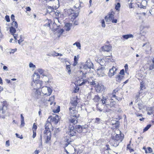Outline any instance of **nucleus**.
I'll return each mask as SVG.
<instances>
[{
	"label": "nucleus",
	"instance_id": "nucleus-35",
	"mask_svg": "<svg viewBox=\"0 0 154 154\" xmlns=\"http://www.w3.org/2000/svg\"><path fill=\"white\" fill-rule=\"evenodd\" d=\"M116 103L115 101H110L109 103V105H107V106H109L110 107H114Z\"/></svg>",
	"mask_w": 154,
	"mask_h": 154
},
{
	"label": "nucleus",
	"instance_id": "nucleus-25",
	"mask_svg": "<svg viewBox=\"0 0 154 154\" xmlns=\"http://www.w3.org/2000/svg\"><path fill=\"white\" fill-rule=\"evenodd\" d=\"M51 124L50 122H47V123L45 125V131H50V128L51 126Z\"/></svg>",
	"mask_w": 154,
	"mask_h": 154
},
{
	"label": "nucleus",
	"instance_id": "nucleus-15",
	"mask_svg": "<svg viewBox=\"0 0 154 154\" xmlns=\"http://www.w3.org/2000/svg\"><path fill=\"white\" fill-rule=\"evenodd\" d=\"M123 134H116L115 136H113L112 138H113L118 141H119V142H121L123 139Z\"/></svg>",
	"mask_w": 154,
	"mask_h": 154
},
{
	"label": "nucleus",
	"instance_id": "nucleus-9",
	"mask_svg": "<svg viewBox=\"0 0 154 154\" xmlns=\"http://www.w3.org/2000/svg\"><path fill=\"white\" fill-rule=\"evenodd\" d=\"M69 134L72 136H75L76 134V131L73 126H70L69 127Z\"/></svg>",
	"mask_w": 154,
	"mask_h": 154
},
{
	"label": "nucleus",
	"instance_id": "nucleus-39",
	"mask_svg": "<svg viewBox=\"0 0 154 154\" xmlns=\"http://www.w3.org/2000/svg\"><path fill=\"white\" fill-rule=\"evenodd\" d=\"M12 26H13L14 27L17 28L18 27V24L16 21H13L12 23Z\"/></svg>",
	"mask_w": 154,
	"mask_h": 154
},
{
	"label": "nucleus",
	"instance_id": "nucleus-11",
	"mask_svg": "<svg viewBox=\"0 0 154 154\" xmlns=\"http://www.w3.org/2000/svg\"><path fill=\"white\" fill-rule=\"evenodd\" d=\"M154 12V8H153L151 10L149 11L147 9H146L144 11V12L140 13H137V14H140L141 16L143 15L144 16H146V15H148V16H149V14H151V12Z\"/></svg>",
	"mask_w": 154,
	"mask_h": 154
},
{
	"label": "nucleus",
	"instance_id": "nucleus-17",
	"mask_svg": "<svg viewBox=\"0 0 154 154\" xmlns=\"http://www.w3.org/2000/svg\"><path fill=\"white\" fill-rule=\"evenodd\" d=\"M97 62L101 66H106L107 64L104 58L103 59L98 58L97 60Z\"/></svg>",
	"mask_w": 154,
	"mask_h": 154
},
{
	"label": "nucleus",
	"instance_id": "nucleus-45",
	"mask_svg": "<svg viewBox=\"0 0 154 154\" xmlns=\"http://www.w3.org/2000/svg\"><path fill=\"white\" fill-rule=\"evenodd\" d=\"M53 26H54V28L53 29V30L54 31H55L57 30L58 29V28H54L56 26L57 27H59V26H57L56 24L54 22L53 23Z\"/></svg>",
	"mask_w": 154,
	"mask_h": 154
},
{
	"label": "nucleus",
	"instance_id": "nucleus-30",
	"mask_svg": "<svg viewBox=\"0 0 154 154\" xmlns=\"http://www.w3.org/2000/svg\"><path fill=\"white\" fill-rule=\"evenodd\" d=\"M38 72H39V73L42 75L43 76H46L45 74L44 70L42 69H38L37 70Z\"/></svg>",
	"mask_w": 154,
	"mask_h": 154
},
{
	"label": "nucleus",
	"instance_id": "nucleus-20",
	"mask_svg": "<svg viewBox=\"0 0 154 154\" xmlns=\"http://www.w3.org/2000/svg\"><path fill=\"white\" fill-rule=\"evenodd\" d=\"M97 74L100 76H103L105 75L104 68L101 67L100 69H97Z\"/></svg>",
	"mask_w": 154,
	"mask_h": 154
},
{
	"label": "nucleus",
	"instance_id": "nucleus-2",
	"mask_svg": "<svg viewBox=\"0 0 154 154\" xmlns=\"http://www.w3.org/2000/svg\"><path fill=\"white\" fill-rule=\"evenodd\" d=\"M32 96L36 99H38L41 97V93L40 90L38 89H36L35 88L32 90Z\"/></svg>",
	"mask_w": 154,
	"mask_h": 154
},
{
	"label": "nucleus",
	"instance_id": "nucleus-32",
	"mask_svg": "<svg viewBox=\"0 0 154 154\" xmlns=\"http://www.w3.org/2000/svg\"><path fill=\"white\" fill-rule=\"evenodd\" d=\"M47 12L48 13H52V12H53V11H54V8L53 7H52L51 6H48L47 7Z\"/></svg>",
	"mask_w": 154,
	"mask_h": 154
},
{
	"label": "nucleus",
	"instance_id": "nucleus-1",
	"mask_svg": "<svg viewBox=\"0 0 154 154\" xmlns=\"http://www.w3.org/2000/svg\"><path fill=\"white\" fill-rule=\"evenodd\" d=\"M80 8L79 6L77 8L76 6H75L74 7V9H69L67 10V14L69 17L71 18L72 21H73L74 19L78 17Z\"/></svg>",
	"mask_w": 154,
	"mask_h": 154
},
{
	"label": "nucleus",
	"instance_id": "nucleus-59",
	"mask_svg": "<svg viewBox=\"0 0 154 154\" xmlns=\"http://www.w3.org/2000/svg\"><path fill=\"white\" fill-rule=\"evenodd\" d=\"M53 12H54V14H55L56 16L58 17L59 16V15L60 12L56 10V11H54Z\"/></svg>",
	"mask_w": 154,
	"mask_h": 154
},
{
	"label": "nucleus",
	"instance_id": "nucleus-3",
	"mask_svg": "<svg viewBox=\"0 0 154 154\" xmlns=\"http://www.w3.org/2000/svg\"><path fill=\"white\" fill-rule=\"evenodd\" d=\"M42 91L43 94L48 96L51 94L52 92V90L50 87L45 86L42 88Z\"/></svg>",
	"mask_w": 154,
	"mask_h": 154
},
{
	"label": "nucleus",
	"instance_id": "nucleus-33",
	"mask_svg": "<svg viewBox=\"0 0 154 154\" xmlns=\"http://www.w3.org/2000/svg\"><path fill=\"white\" fill-rule=\"evenodd\" d=\"M124 76L120 75H118L116 76V77L117 81L118 82H120L121 81L123 78Z\"/></svg>",
	"mask_w": 154,
	"mask_h": 154
},
{
	"label": "nucleus",
	"instance_id": "nucleus-21",
	"mask_svg": "<svg viewBox=\"0 0 154 154\" xmlns=\"http://www.w3.org/2000/svg\"><path fill=\"white\" fill-rule=\"evenodd\" d=\"M112 140L111 141V143L113 146L115 147H116L118 146L119 143L121 142H119V141H118L113 138H112Z\"/></svg>",
	"mask_w": 154,
	"mask_h": 154
},
{
	"label": "nucleus",
	"instance_id": "nucleus-36",
	"mask_svg": "<svg viewBox=\"0 0 154 154\" xmlns=\"http://www.w3.org/2000/svg\"><path fill=\"white\" fill-rule=\"evenodd\" d=\"M138 106L139 109L140 110L142 109L144 107V106L142 102H140L138 103L137 104Z\"/></svg>",
	"mask_w": 154,
	"mask_h": 154
},
{
	"label": "nucleus",
	"instance_id": "nucleus-44",
	"mask_svg": "<svg viewBox=\"0 0 154 154\" xmlns=\"http://www.w3.org/2000/svg\"><path fill=\"white\" fill-rule=\"evenodd\" d=\"M138 6L141 9L143 8L145 10L146 9V7L145 6L143 5H142V3L141 4H138Z\"/></svg>",
	"mask_w": 154,
	"mask_h": 154
},
{
	"label": "nucleus",
	"instance_id": "nucleus-42",
	"mask_svg": "<svg viewBox=\"0 0 154 154\" xmlns=\"http://www.w3.org/2000/svg\"><path fill=\"white\" fill-rule=\"evenodd\" d=\"M140 90H143L145 88V85H144V83L143 82H140Z\"/></svg>",
	"mask_w": 154,
	"mask_h": 154
},
{
	"label": "nucleus",
	"instance_id": "nucleus-56",
	"mask_svg": "<svg viewBox=\"0 0 154 154\" xmlns=\"http://www.w3.org/2000/svg\"><path fill=\"white\" fill-rule=\"evenodd\" d=\"M93 92H90V93L88 94V95L87 96V98L89 99H91V96L93 94Z\"/></svg>",
	"mask_w": 154,
	"mask_h": 154
},
{
	"label": "nucleus",
	"instance_id": "nucleus-19",
	"mask_svg": "<svg viewBox=\"0 0 154 154\" xmlns=\"http://www.w3.org/2000/svg\"><path fill=\"white\" fill-rule=\"evenodd\" d=\"M70 103L71 104V106L70 107H74L75 108L78 104L77 98L74 99L73 100H72Z\"/></svg>",
	"mask_w": 154,
	"mask_h": 154
},
{
	"label": "nucleus",
	"instance_id": "nucleus-23",
	"mask_svg": "<svg viewBox=\"0 0 154 154\" xmlns=\"http://www.w3.org/2000/svg\"><path fill=\"white\" fill-rule=\"evenodd\" d=\"M78 117H72L71 119L69 120L70 122L73 124L75 125L77 122V118Z\"/></svg>",
	"mask_w": 154,
	"mask_h": 154
},
{
	"label": "nucleus",
	"instance_id": "nucleus-58",
	"mask_svg": "<svg viewBox=\"0 0 154 154\" xmlns=\"http://www.w3.org/2000/svg\"><path fill=\"white\" fill-rule=\"evenodd\" d=\"M64 31V30L63 29H60L58 30V33L60 35H61Z\"/></svg>",
	"mask_w": 154,
	"mask_h": 154
},
{
	"label": "nucleus",
	"instance_id": "nucleus-40",
	"mask_svg": "<svg viewBox=\"0 0 154 154\" xmlns=\"http://www.w3.org/2000/svg\"><path fill=\"white\" fill-rule=\"evenodd\" d=\"M120 6L121 5L120 3L119 2L117 3L116 5L115 9L117 11H119Z\"/></svg>",
	"mask_w": 154,
	"mask_h": 154
},
{
	"label": "nucleus",
	"instance_id": "nucleus-28",
	"mask_svg": "<svg viewBox=\"0 0 154 154\" xmlns=\"http://www.w3.org/2000/svg\"><path fill=\"white\" fill-rule=\"evenodd\" d=\"M122 36L123 38L126 39H127L129 38H133L134 37L133 35L131 34L123 35Z\"/></svg>",
	"mask_w": 154,
	"mask_h": 154
},
{
	"label": "nucleus",
	"instance_id": "nucleus-51",
	"mask_svg": "<svg viewBox=\"0 0 154 154\" xmlns=\"http://www.w3.org/2000/svg\"><path fill=\"white\" fill-rule=\"evenodd\" d=\"M112 125H115V127L116 128H117L119 126V122L118 121H116V122L114 124L112 123Z\"/></svg>",
	"mask_w": 154,
	"mask_h": 154
},
{
	"label": "nucleus",
	"instance_id": "nucleus-24",
	"mask_svg": "<svg viewBox=\"0 0 154 154\" xmlns=\"http://www.w3.org/2000/svg\"><path fill=\"white\" fill-rule=\"evenodd\" d=\"M75 128L76 130V131L79 133H81L83 131L82 130V126L79 125L75 126Z\"/></svg>",
	"mask_w": 154,
	"mask_h": 154
},
{
	"label": "nucleus",
	"instance_id": "nucleus-34",
	"mask_svg": "<svg viewBox=\"0 0 154 154\" xmlns=\"http://www.w3.org/2000/svg\"><path fill=\"white\" fill-rule=\"evenodd\" d=\"M94 100L97 102L99 101L100 100V98L97 94L95 95L93 99Z\"/></svg>",
	"mask_w": 154,
	"mask_h": 154
},
{
	"label": "nucleus",
	"instance_id": "nucleus-26",
	"mask_svg": "<svg viewBox=\"0 0 154 154\" xmlns=\"http://www.w3.org/2000/svg\"><path fill=\"white\" fill-rule=\"evenodd\" d=\"M85 63L88 66L89 69H90L91 68H93V67L94 66L93 63L90 60H87Z\"/></svg>",
	"mask_w": 154,
	"mask_h": 154
},
{
	"label": "nucleus",
	"instance_id": "nucleus-63",
	"mask_svg": "<svg viewBox=\"0 0 154 154\" xmlns=\"http://www.w3.org/2000/svg\"><path fill=\"white\" fill-rule=\"evenodd\" d=\"M102 26L103 27H105V22L103 20L102 21Z\"/></svg>",
	"mask_w": 154,
	"mask_h": 154
},
{
	"label": "nucleus",
	"instance_id": "nucleus-54",
	"mask_svg": "<svg viewBox=\"0 0 154 154\" xmlns=\"http://www.w3.org/2000/svg\"><path fill=\"white\" fill-rule=\"evenodd\" d=\"M5 20L7 22L10 21V19L9 16L6 15L5 17Z\"/></svg>",
	"mask_w": 154,
	"mask_h": 154
},
{
	"label": "nucleus",
	"instance_id": "nucleus-62",
	"mask_svg": "<svg viewBox=\"0 0 154 154\" xmlns=\"http://www.w3.org/2000/svg\"><path fill=\"white\" fill-rule=\"evenodd\" d=\"M60 111V107L59 106L58 108L55 110L54 111V112L55 113H58Z\"/></svg>",
	"mask_w": 154,
	"mask_h": 154
},
{
	"label": "nucleus",
	"instance_id": "nucleus-13",
	"mask_svg": "<svg viewBox=\"0 0 154 154\" xmlns=\"http://www.w3.org/2000/svg\"><path fill=\"white\" fill-rule=\"evenodd\" d=\"M96 91L97 92H101L105 89L104 86L102 85H100L98 84L95 87Z\"/></svg>",
	"mask_w": 154,
	"mask_h": 154
},
{
	"label": "nucleus",
	"instance_id": "nucleus-52",
	"mask_svg": "<svg viewBox=\"0 0 154 154\" xmlns=\"http://www.w3.org/2000/svg\"><path fill=\"white\" fill-rule=\"evenodd\" d=\"M29 66L30 68H35L36 67L35 65H34L32 63H29Z\"/></svg>",
	"mask_w": 154,
	"mask_h": 154
},
{
	"label": "nucleus",
	"instance_id": "nucleus-64",
	"mask_svg": "<svg viewBox=\"0 0 154 154\" xmlns=\"http://www.w3.org/2000/svg\"><path fill=\"white\" fill-rule=\"evenodd\" d=\"M6 146H10L9 141V140L6 141L5 143Z\"/></svg>",
	"mask_w": 154,
	"mask_h": 154
},
{
	"label": "nucleus",
	"instance_id": "nucleus-37",
	"mask_svg": "<svg viewBox=\"0 0 154 154\" xmlns=\"http://www.w3.org/2000/svg\"><path fill=\"white\" fill-rule=\"evenodd\" d=\"M77 56V57L75 56L74 57V66H75L77 63V61L78 60V59L79 58V55H78Z\"/></svg>",
	"mask_w": 154,
	"mask_h": 154
},
{
	"label": "nucleus",
	"instance_id": "nucleus-29",
	"mask_svg": "<svg viewBox=\"0 0 154 154\" xmlns=\"http://www.w3.org/2000/svg\"><path fill=\"white\" fill-rule=\"evenodd\" d=\"M98 83L97 81V80L96 79H95L94 80H92V81L90 82V84L91 85H92L93 86H94L95 87L97 86V85H98Z\"/></svg>",
	"mask_w": 154,
	"mask_h": 154
},
{
	"label": "nucleus",
	"instance_id": "nucleus-14",
	"mask_svg": "<svg viewBox=\"0 0 154 154\" xmlns=\"http://www.w3.org/2000/svg\"><path fill=\"white\" fill-rule=\"evenodd\" d=\"M16 28L13 26H11L10 28V32L11 34L14 36V38L15 40H17V34H15V33L16 32Z\"/></svg>",
	"mask_w": 154,
	"mask_h": 154
},
{
	"label": "nucleus",
	"instance_id": "nucleus-18",
	"mask_svg": "<svg viewBox=\"0 0 154 154\" xmlns=\"http://www.w3.org/2000/svg\"><path fill=\"white\" fill-rule=\"evenodd\" d=\"M112 48L110 45H105L102 47V50L105 51L109 52L111 50Z\"/></svg>",
	"mask_w": 154,
	"mask_h": 154
},
{
	"label": "nucleus",
	"instance_id": "nucleus-27",
	"mask_svg": "<svg viewBox=\"0 0 154 154\" xmlns=\"http://www.w3.org/2000/svg\"><path fill=\"white\" fill-rule=\"evenodd\" d=\"M72 24L70 23H67L66 24L65 29L66 31H69L71 29V26Z\"/></svg>",
	"mask_w": 154,
	"mask_h": 154
},
{
	"label": "nucleus",
	"instance_id": "nucleus-22",
	"mask_svg": "<svg viewBox=\"0 0 154 154\" xmlns=\"http://www.w3.org/2000/svg\"><path fill=\"white\" fill-rule=\"evenodd\" d=\"M33 80L36 81H40L38 80L40 78V76L38 73L34 72V74L33 75Z\"/></svg>",
	"mask_w": 154,
	"mask_h": 154
},
{
	"label": "nucleus",
	"instance_id": "nucleus-41",
	"mask_svg": "<svg viewBox=\"0 0 154 154\" xmlns=\"http://www.w3.org/2000/svg\"><path fill=\"white\" fill-rule=\"evenodd\" d=\"M69 63L68 65H67L66 66V69L68 70V73L70 74L71 72V70L70 69V63L69 62Z\"/></svg>",
	"mask_w": 154,
	"mask_h": 154
},
{
	"label": "nucleus",
	"instance_id": "nucleus-47",
	"mask_svg": "<svg viewBox=\"0 0 154 154\" xmlns=\"http://www.w3.org/2000/svg\"><path fill=\"white\" fill-rule=\"evenodd\" d=\"M76 45V46L80 49L81 45L80 43L79 42H76L73 44V45Z\"/></svg>",
	"mask_w": 154,
	"mask_h": 154
},
{
	"label": "nucleus",
	"instance_id": "nucleus-61",
	"mask_svg": "<svg viewBox=\"0 0 154 154\" xmlns=\"http://www.w3.org/2000/svg\"><path fill=\"white\" fill-rule=\"evenodd\" d=\"M21 123L20 126L21 127H23L25 124L24 120H23H23H21Z\"/></svg>",
	"mask_w": 154,
	"mask_h": 154
},
{
	"label": "nucleus",
	"instance_id": "nucleus-48",
	"mask_svg": "<svg viewBox=\"0 0 154 154\" xmlns=\"http://www.w3.org/2000/svg\"><path fill=\"white\" fill-rule=\"evenodd\" d=\"M37 128V126L35 125V123H34L33 125L32 130L33 131H36V130Z\"/></svg>",
	"mask_w": 154,
	"mask_h": 154
},
{
	"label": "nucleus",
	"instance_id": "nucleus-55",
	"mask_svg": "<svg viewBox=\"0 0 154 154\" xmlns=\"http://www.w3.org/2000/svg\"><path fill=\"white\" fill-rule=\"evenodd\" d=\"M154 108L152 107H148L147 108V110L148 111H152V110H153Z\"/></svg>",
	"mask_w": 154,
	"mask_h": 154
},
{
	"label": "nucleus",
	"instance_id": "nucleus-38",
	"mask_svg": "<svg viewBox=\"0 0 154 154\" xmlns=\"http://www.w3.org/2000/svg\"><path fill=\"white\" fill-rule=\"evenodd\" d=\"M114 13L113 12H112L110 14H109V20H111L114 18Z\"/></svg>",
	"mask_w": 154,
	"mask_h": 154
},
{
	"label": "nucleus",
	"instance_id": "nucleus-6",
	"mask_svg": "<svg viewBox=\"0 0 154 154\" xmlns=\"http://www.w3.org/2000/svg\"><path fill=\"white\" fill-rule=\"evenodd\" d=\"M70 115L71 117H78L77 115L78 113L77 111L74 107H70L69 108Z\"/></svg>",
	"mask_w": 154,
	"mask_h": 154
},
{
	"label": "nucleus",
	"instance_id": "nucleus-8",
	"mask_svg": "<svg viewBox=\"0 0 154 154\" xmlns=\"http://www.w3.org/2000/svg\"><path fill=\"white\" fill-rule=\"evenodd\" d=\"M101 101L103 104H105V105L107 107V105H109V103L110 102V100L108 98L107 96H103L101 100Z\"/></svg>",
	"mask_w": 154,
	"mask_h": 154
},
{
	"label": "nucleus",
	"instance_id": "nucleus-5",
	"mask_svg": "<svg viewBox=\"0 0 154 154\" xmlns=\"http://www.w3.org/2000/svg\"><path fill=\"white\" fill-rule=\"evenodd\" d=\"M44 137L46 139V143H48L51 138V132L50 131H44Z\"/></svg>",
	"mask_w": 154,
	"mask_h": 154
},
{
	"label": "nucleus",
	"instance_id": "nucleus-53",
	"mask_svg": "<svg viewBox=\"0 0 154 154\" xmlns=\"http://www.w3.org/2000/svg\"><path fill=\"white\" fill-rule=\"evenodd\" d=\"M40 144L39 145V147H40L41 146H42V136L41 134L40 136Z\"/></svg>",
	"mask_w": 154,
	"mask_h": 154
},
{
	"label": "nucleus",
	"instance_id": "nucleus-12",
	"mask_svg": "<svg viewBox=\"0 0 154 154\" xmlns=\"http://www.w3.org/2000/svg\"><path fill=\"white\" fill-rule=\"evenodd\" d=\"M117 69L115 67L113 66L112 68L110 69L108 72L109 76L112 77L116 73V71Z\"/></svg>",
	"mask_w": 154,
	"mask_h": 154
},
{
	"label": "nucleus",
	"instance_id": "nucleus-46",
	"mask_svg": "<svg viewBox=\"0 0 154 154\" xmlns=\"http://www.w3.org/2000/svg\"><path fill=\"white\" fill-rule=\"evenodd\" d=\"M20 38L19 40L18 41V43L20 45V44L23 41V40L22 38V35H20Z\"/></svg>",
	"mask_w": 154,
	"mask_h": 154
},
{
	"label": "nucleus",
	"instance_id": "nucleus-31",
	"mask_svg": "<svg viewBox=\"0 0 154 154\" xmlns=\"http://www.w3.org/2000/svg\"><path fill=\"white\" fill-rule=\"evenodd\" d=\"M110 55H109L108 56H105L104 58V59H105V61H106V63H107V62H112L113 61V59L107 57H110Z\"/></svg>",
	"mask_w": 154,
	"mask_h": 154
},
{
	"label": "nucleus",
	"instance_id": "nucleus-57",
	"mask_svg": "<svg viewBox=\"0 0 154 154\" xmlns=\"http://www.w3.org/2000/svg\"><path fill=\"white\" fill-rule=\"evenodd\" d=\"M154 69V64L152 63L150 65L149 67V69L150 70H152Z\"/></svg>",
	"mask_w": 154,
	"mask_h": 154
},
{
	"label": "nucleus",
	"instance_id": "nucleus-4",
	"mask_svg": "<svg viewBox=\"0 0 154 154\" xmlns=\"http://www.w3.org/2000/svg\"><path fill=\"white\" fill-rule=\"evenodd\" d=\"M59 119V116L57 115H55L54 116L52 117L50 116L48 119V122H52L55 125L57 124Z\"/></svg>",
	"mask_w": 154,
	"mask_h": 154
},
{
	"label": "nucleus",
	"instance_id": "nucleus-7",
	"mask_svg": "<svg viewBox=\"0 0 154 154\" xmlns=\"http://www.w3.org/2000/svg\"><path fill=\"white\" fill-rule=\"evenodd\" d=\"M7 105L6 103V101H4L0 108V115L4 114L7 110Z\"/></svg>",
	"mask_w": 154,
	"mask_h": 154
},
{
	"label": "nucleus",
	"instance_id": "nucleus-10",
	"mask_svg": "<svg viewBox=\"0 0 154 154\" xmlns=\"http://www.w3.org/2000/svg\"><path fill=\"white\" fill-rule=\"evenodd\" d=\"M41 85L40 81H36L34 80H33L31 84V86L34 87V88H35L36 89H38L40 88L41 86Z\"/></svg>",
	"mask_w": 154,
	"mask_h": 154
},
{
	"label": "nucleus",
	"instance_id": "nucleus-49",
	"mask_svg": "<svg viewBox=\"0 0 154 154\" xmlns=\"http://www.w3.org/2000/svg\"><path fill=\"white\" fill-rule=\"evenodd\" d=\"M51 22V20H48V22L44 25V26L49 27L50 26V23Z\"/></svg>",
	"mask_w": 154,
	"mask_h": 154
},
{
	"label": "nucleus",
	"instance_id": "nucleus-60",
	"mask_svg": "<svg viewBox=\"0 0 154 154\" xmlns=\"http://www.w3.org/2000/svg\"><path fill=\"white\" fill-rule=\"evenodd\" d=\"M119 74L120 75H121L123 76V75H125L124 69H122V70H121L119 72Z\"/></svg>",
	"mask_w": 154,
	"mask_h": 154
},
{
	"label": "nucleus",
	"instance_id": "nucleus-43",
	"mask_svg": "<svg viewBox=\"0 0 154 154\" xmlns=\"http://www.w3.org/2000/svg\"><path fill=\"white\" fill-rule=\"evenodd\" d=\"M151 125L149 124L147 125L146 127L143 129V132H145L147 131L149 128L151 127Z\"/></svg>",
	"mask_w": 154,
	"mask_h": 154
},
{
	"label": "nucleus",
	"instance_id": "nucleus-50",
	"mask_svg": "<svg viewBox=\"0 0 154 154\" xmlns=\"http://www.w3.org/2000/svg\"><path fill=\"white\" fill-rule=\"evenodd\" d=\"M100 119L98 118H97L95 119V120L94 122L97 124H99L100 123Z\"/></svg>",
	"mask_w": 154,
	"mask_h": 154
},
{
	"label": "nucleus",
	"instance_id": "nucleus-16",
	"mask_svg": "<svg viewBox=\"0 0 154 154\" xmlns=\"http://www.w3.org/2000/svg\"><path fill=\"white\" fill-rule=\"evenodd\" d=\"M89 82L88 80L87 79H83V78H81L80 80H78L77 81L78 83L79 86H82L86 84L87 82Z\"/></svg>",
	"mask_w": 154,
	"mask_h": 154
}]
</instances>
